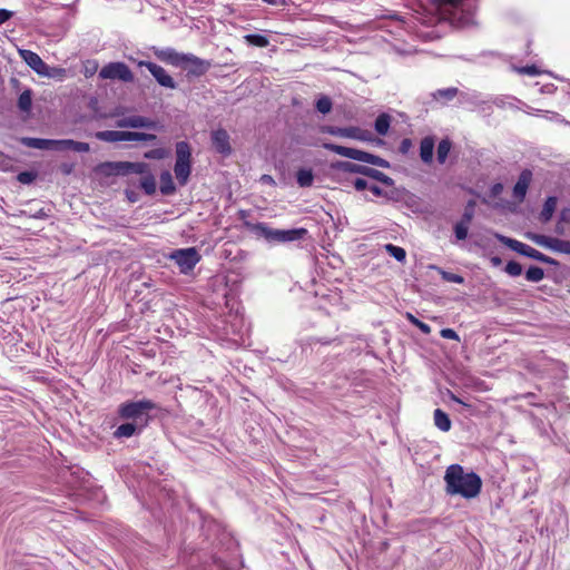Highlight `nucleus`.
Masks as SVG:
<instances>
[{
	"label": "nucleus",
	"mask_w": 570,
	"mask_h": 570,
	"mask_svg": "<svg viewBox=\"0 0 570 570\" xmlns=\"http://www.w3.org/2000/svg\"><path fill=\"white\" fill-rule=\"evenodd\" d=\"M448 495H460L466 500L475 499L482 490V479L475 472H465L460 464H451L444 474Z\"/></svg>",
	"instance_id": "nucleus-1"
},
{
	"label": "nucleus",
	"mask_w": 570,
	"mask_h": 570,
	"mask_svg": "<svg viewBox=\"0 0 570 570\" xmlns=\"http://www.w3.org/2000/svg\"><path fill=\"white\" fill-rule=\"evenodd\" d=\"M252 230L263 236L268 242L288 243L303 239L306 234V228H293V229H274L268 227L264 223H257L252 225Z\"/></svg>",
	"instance_id": "nucleus-2"
},
{
	"label": "nucleus",
	"mask_w": 570,
	"mask_h": 570,
	"mask_svg": "<svg viewBox=\"0 0 570 570\" xmlns=\"http://www.w3.org/2000/svg\"><path fill=\"white\" fill-rule=\"evenodd\" d=\"M323 147L326 150L333 151L340 156H343V157H346V158H350L353 160L375 165V166L383 167V168L389 167L387 160L381 158L380 156L370 154L367 151H363L360 149L350 148V147H345V146H341V145H336V144H332V142H325V144H323Z\"/></svg>",
	"instance_id": "nucleus-3"
},
{
	"label": "nucleus",
	"mask_w": 570,
	"mask_h": 570,
	"mask_svg": "<svg viewBox=\"0 0 570 570\" xmlns=\"http://www.w3.org/2000/svg\"><path fill=\"white\" fill-rule=\"evenodd\" d=\"M191 150L187 141H178L176 144V163L174 171L178 183L184 186L190 175L191 170Z\"/></svg>",
	"instance_id": "nucleus-4"
},
{
	"label": "nucleus",
	"mask_w": 570,
	"mask_h": 570,
	"mask_svg": "<svg viewBox=\"0 0 570 570\" xmlns=\"http://www.w3.org/2000/svg\"><path fill=\"white\" fill-rule=\"evenodd\" d=\"M97 169L108 176H125L128 174H146L148 165L146 163H131V161H106L98 165Z\"/></svg>",
	"instance_id": "nucleus-5"
},
{
	"label": "nucleus",
	"mask_w": 570,
	"mask_h": 570,
	"mask_svg": "<svg viewBox=\"0 0 570 570\" xmlns=\"http://www.w3.org/2000/svg\"><path fill=\"white\" fill-rule=\"evenodd\" d=\"M95 137L101 141L118 142V141H154L157 136L154 134L139 132V131H121V130H104L97 131Z\"/></svg>",
	"instance_id": "nucleus-6"
},
{
	"label": "nucleus",
	"mask_w": 570,
	"mask_h": 570,
	"mask_svg": "<svg viewBox=\"0 0 570 570\" xmlns=\"http://www.w3.org/2000/svg\"><path fill=\"white\" fill-rule=\"evenodd\" d=\"M156 407V403L147 399L137 402H125L119 405L118 415L122 420H139L146 416L145 422H147L148 412Z\"/></svg>",
	"instance_id": "nucleus-7"
},
{
	"label": "nucleus",
	"mask_w": 570,
	"mask_h": 570,
	"mask_svg": "<svg viewBox=\"0 0 570 570\" xmlns=\"http://www.w3.org/2000/svg\"><path fill=\"white\" fill-rule=\"evenodd\" d=\"M498 238L502 244H504L510 249L517 252L520 255H523V256L530 257L532 259H535L538 262L550 264V265L557 264L556 259L542 254L541 252L537 250L535 248H533L522 242H519L517 239L509 238L505 236H499Z\"/></svg>",
	"instance_id": "nucleus-8"
},
{
	"label": "nucleus",
	"mask_w": 570,
	"mask_h": 570,
	"mask_svg": "<svg viewBox=\"0 0 570 570\" xmlns=\"http://www.w3.org/2000/svg\"><path fill=\"white\" fill-rule=\"evenodd\" d=\"M321 132L337 137L352 138L361 141H371L373 139V135L370 130L355 126L336 127L327 125L321 127Z\"/></svg>",
	"instance_id": "nucleus-9"
},
{
	"label": "nucleus",
	"mask_w": 570,
	"mask_h": 570,
	"mask_svg": "<svg viewBox=\"0 0 570 570\" xmlns=\"http://www.w3.org/2000/svg\"><path fill=\"white\" fill-rule=\"evenodd\" d=\"M169 257L178 265L183 274L191 272L202 258L194 247L176 249Z\"/></svg>",
	"instance_id": "nucleus-10"
},
{
	"label": "nucleus",
	"mask_w": 570,
	"mask_h": 570,
	"mask_svg": "<svg viewBox=\"0 0 570 570\" xmlns=\"http://www.w3.org/2000/svg\"><path fill=\"white\" fill-rule=\"evenodd\" d=\"M99 78L101 79H118L124 82H132L134 73L125 62H109L105 65L99 71Z\"/></svg>",
	"instance_id": "nucleus-11"
},
{
	"label": "nucleus",
	"mask_w": 570,
	"mask_h": 570,
	"mask_svg": "<svg viewBox=\"0 0 570 570\" xmlns=\"http://www.w3.org/2000/svg\"><path fill=\"white\" fill-rule=\"evenodd\" d=\"M528 238L538 246L551 249L557 253L570 255V240H563L541 234H529Z\"/></svg>",
	"instance_id": "nucleus-12"
},
{
	"label": "nucleus",
	"mask_w": 570,
	"mask_h": 570,
	"mask_svg": "<svg viewBox=\"0 0 570 570\" xmlns=\"http://www.w3.org/2000/svg\"><path fill=\"white\" fill-rule=\"evenodd\" d=\"M137 66L147 68L159 86L167 89L177 88V83L174 78L161 66L146 60L137 61Z\"/></svg>",
	"instance_id": "nucleus-13"
},
{
	"label": "nucleus",
	"mask_w": 570,
	"mask_h": 570,
	"mask_svg": "<svg viewBox=\"0 0 570 570\" xmlns=\"http://www.w3.org/2000/svg\"><path fill=\"white\" fill-rule=\"evenodd\" d=\"M210 68L212 62L209 60L188 53L186 65L183 69L187 71L188 77H202L207 73Z\"/></svg>",
	"instance_id": "nucleus-14"
},
{
	"label": "nucleus",
	"mask_w": 570,
	"mask_h": 570,
	"mask_svg": "<svg viewBox=\"0 0 570 570\" xmlns=\"http://www.w3.org/2000/svg\"><path fill=\"white\" fill-rule=\"evenodd\" d=\"M154 55L163 62L177 67L184 68L188 53H181L173 48L154 49Z\"/></svg>",
	"instance_id": "nucleus-15"
},
{
	"label": "nucleus",
	"mask_w": 570,
	"mask_h": 570,
	"mask_svg": "<svg viewBox=\"0 0 570 570\" xmlns=\"http://www.w3.org/2000/svg\"><path fill=\"white\" fill-rule=\"evenodd\" d=\"M116 127L118 128H146L157 129L158 122L144 116L135 115L117 120Z\"/></svg>",
	"instance_id": "nucleus-16"
},
{
	"label": "nucleus",
	"mask_w": 570,
	"mask_h": 570,
	"mask_svg": "<svg viewBox=\"0 0 570 570\" xmlns=\"http://www.w3.org/2000/svg\"><path fill=\"white\" fill-rule=\"evenodd\" d=\"M21 145L28 148L41 149V150H58L59 140L56 139H43L32 137L19 138Z\"/></svg>",
	"instance_id": "nucleus-17"
},
{
	"label": "nucleus",
	"mask_w": 570,
	"mask_h": 570,
	"mask_svg": "<svg viewBox=\"0 0 570 570\" xmlns=\"http://www.w3.org/2000/svg\"><path fill=\"white\" fill-rule=\"evenodd\" d=\"M532 180V171L530 169H523L518 178L517 184L513 187V197L523 202L528 191V188Z\"/></svg>",
	"instance_id": "nucleus-18"
},
{
	"label": "nucleus",
	"mask_w": 570,
	"mask_h": 570,
	"mask_svg": "<svg viewBox=\"0 0 570 570\" xmlns=\"http://www.w3.org/2000/svg\"><path fill=\"white\" fill-rule=\"evenodd\" d=\"M19 55L22 60L39 76L45 73L43 70H46L47 63L40 58L38 53L28 49H21L19 50Z\"/></svg>",
	"instance_id": "nucleus-19"
},
{
	"label": "nucleus",
	"mask_w": 570,
	"mask_h": 570,
	"mask_svg": "<svg viewBox=\"0 0 570 570\" xmlns=\"http://www.w3.org/2000/svg\"><path fill=\"white\" fill-rule=\"evenodd\" d=\"M213 146L219 154L228 155L232 151L229 135L225 129L214 130L212 134Z\"/></svg>",
	"instance_id": "nucleus-20"
},
{
	"label": "nucleus",
	"mask_w": 570,
	"mask_h": 570,
	"mask_svg": "<svg viewBox=\"0 0 570 570\" xmlns=\"http://www.w3.org/2000/svg\"><path fill=\"white\" fill-rule=\"evenodd\" d=\"M434 138L431 136L424 137L420 144V157L423 163L431 164L433 160Z\"/></svg>",
	"instance_id": "nucleus-21"
},
{
	"label": "nucleus",
	"mask_w": 570,
	"mask_h": 570,
	"mask_svg": "<svg viewBox=\"0 0 570 570\" xmlns=\"http://www.w3.org/2000/svg\"><path fill=\"white\" fill-rule=\"evenodd\" d=\"M557 204H558V198L556 196H549L546 199L543 207L539 214V219L541 223L546 224L551 220V218L556 212Z\"/></svg>",
	"instance_id": "nucleus-22"
},
{
	"label": "nucleus",
	"mask_w": 570,
	"mask_h": 570,
	"mask_svg": "<svg viewBox=\"0 0 570 570\" xmlns=\"http://www.w3.org/2000/svg\"><path fill=\"white\" fill-rule=\"evenodd\" d=\"M71 149L77 153H88L90 150V146L87 142L76 141L72 139H60L58 150H67Z\"/></svg>",
	"instance_id": "nucleus-23"
},
{
	"label": "nucleus",
	"mask_w": 570,
	"mask_h": 570,
	"mask_svg": "<svg viewBox=\"0 0 570 570\" xmlns=\"http://www.w3.org/2000/svg\"><path fill=\"white\" fill-rule=\"evenodd\" d=\"M458 94L459 89L456 87H449L444 89H438L432 94V98L441 104H446L453 100Z\"/></svg>",
	"instance_id": "nucleus-24"
},
{
	"label": "nucleus",
	"mask_w": 570,
	"mask_h": 570,
	"mask_svg": "<svg viewBox=\"0 0 570 570\" xmlns=\"http://www.w3.org/2000/svg\"><path fill=\"white\" fill-rule=\"evenodd\" d=\"M334 169L344 171V173H354L364 175V170L366 166L354 164L351 161H336L332 165Z\"/></svg>",
	"instance_id": "nucleus-25"
},
{
	"label": "nucleus",
	"mask_w": 570,
	"mask_h": 570,
	"mask_svg": "<svg viewBox=\"0 0 570 570\" xmlns=\"http://www.w3.org/2000/svg\"><path fill=\"white\" fill-rule=\"evenodd\" d=\"M160 191L163 195H171L175 193L176 187L171 177V174L168 170H165L160 174Z\"/></svg>",
	"instance_id": "nucleus-26"
},
{
	"label": "nucleus",
	"mask_w": 570,
	"mask_h": 570,
	"mask_svg": "<svg viewBox=\"0 0 570 570\" xmlns=\"http://www.w3.org/2000/svg\"><path fill=\"white\" fill-rule=\"evenodd\" d=\"M433 419L435 426L441 431L448 432L451 429V420L443 410L436 409L434 411Z\"/></svg>",
	"instance_id": "nucleus-27"
},
{
	"label": "nucleus",
	"mask_w": 570,
	"mask_h": 570,
	"mask_svg": "<svg viewBox=\"0 0 570 570\" xmlns=\"http://www.w3.org/2000/svg\"><path fill=\"white\" fill-rule=\"evenodd\" d=\"M391 126V116L389 114H381L375 119L374 128L379 135L385 136Z\"/></svg>",
	"instance_id": "nucleus-28"
},
{
	"label": "nucleus",
	"mask_w": 570,
	"mask_h": 570,
	"mask_svg": "<svg viewBox=\"0 0 570 570\" xmlns=\"http://www.w3.org/2000/svg\"><path fill=\"white\" fill-rule=\"evenodd\" d=\"M137 432V425L131 422L120 424L114 432V436L117 439L131 438Z\"/></svg>",
	"instance_id": "nucleus-29"
},
{
	"label": "nucleus",
	"mask_w": 570,
	"mask_h": 570,
	"mask_svg": "<svg viewBox=\"0 0 570 570\" xmlns=\"http://www.w3.org/2000/svg\"><path fill=\"white\" fill-rule=\"evenodd\" d=\"M364 176H367V177H371V178H373V179H375L377 181H381L382 184H384L386 186H392L393 185V179L391 177H389L384 173H382V171H380L377 169L371 168V167H365Z\"/></svg>",
	"instance_id": "nucleus-30"
},
{
	"label": "nucleus",
	"mask_w": 570,
	"mask_h": 570,
	"mask_svg": "<svg viewBox=\"0 0 570 570\" xmlns=\"http://www.w3.org/2000/svg\"><path fill=\"white\" fill-rule=\"evenodd\" d=\"M32 106V91L26 89L18 98V108L23 112H29Z\"/></svg>",
	"instance_id": "nucleus-31"
},
{
	"label": "nucleus",
	"mask_w": 570,
	"mask_h": 570,
	"mask_svg": "<svg viewBox=\"0 0 570 570\" xmlns=\"http://www.w3.org/2000/svg\"><path fill=\"white\" fill-rule=\"evenodd\" d=\"M296 180L301 187H309L313 184L314 175L312 169H298L296 173Z\"/></svg>",
	"instance_id": "nucleus-32"
},
{
	"label": "nucleus",
	"mask_w": 570,
	"mask_h": 570,
	"mask_svg": "<svg viewBox=\"0 0 570 570\" xmlns=\"http://www.w3.org/2000/svg\"><path fill=\"white\" fill-rule=\"evenodd\" d=\"M452 142L449 139H442L439 142L438 150H436V158L440 164H444L449 153L451 150Z\"/></svg>",
	"instance_id": "nucleus-33"
},
{
	"label": "nucleus",
	"mask_w": 570,
	"mask_h": 570,
	"mask_svg": "<svg viewBox=\"0 0 570 570\" xmlns=\"http://www.w3.org/2000/svg\"><path fill=\"white\" fill-rule=\"evenodd\" d=\"M244 39L248 45L259 48H265L269 45L268 38L263 35L250 33L246 35Z\"/></svg>",
	"instance_id": "nucleus-34"
},
{
	"label": "nucleus",
	"mask_w": 570,
	"mask_h": 570,
	"mask_svg": "<svg viewBox=\"0 0 570 570\" xmlns=\"http://www.w3.org/2000/svg\"><path fill=\"white\" fill-rule=\"evenodd\" d=\"M45 73H41L42 77L53 78L63 80L67 77V70L61 67H50L46 65V70H43Z\"/></svg>",
	"instance_id": "nucleus-35"
},
{
	"label": "nucleus",
	"mask_w": 570,
	"mask_h": 570,
	"mask_svg": "<svg viewBox=\"0 0 570 570\" xmlns=\"http://www.w3.org/2000/svg\"><path fill=\"white\" fill-rule=\"evenodd\" d=\"M140 187L147 195H153L156 193V179L151 174H147L140 179Z\"/></svg>",
	"instance_id": "nucleus-36"
},
{
	"label": "nucleus",
	"mask_w": 570,
	"mask_h": 570,
	"mask_svg": "<svg viewBox=\"0 0 570 570\" xmlns=\"http://www.w3.org/2000/svg\"><path fill=\"white\" fill-rule=\"evenodd\" d=\"M385 252L394 257L397 262H404L406 258V252L404 248L393 245V244H386L384 246Z\"/></svg>",
	"instance_id": "nucleus-37"
},
{
	"label": "nucleus",
	"mask_w": 570,
	"mask_h": 570,
	"mask_svg": "<svg viewBox=\"0 0 570 570\" xmlns=\"http://www.w3.org/2000/svg\"><path fill=\"white\" fill-rule=\"evenodd\" d=\"M544 277V271L539 266H530L525 272V278L529 282H540Z\"/></svg>",
	"instance_id": "nucleus-38"
},
{
	"label": "nucleus",
	"mask_w": 570,
	"mask_h": 570,
	"mask_svg": "<svg viewBox=\"0 0 570 570\" xmlns=\"http://www.w3.org/2000/svg\"><path fill=\"white\" fill-rule=\"evenodd\" d=\"M406 318L414 325L416 326L422 333L424 334H430L431 333V327L430 325H428L426 323L420 321L419 318H416L413 314L411 313H406Z\"/></svg>",
	"instance_id": "nucleus-39"
},
{
	"label": "nucleus",
	"mask_w": 570,
	"mask_h": 570,
	"mask_svg": "<svg viewBox=\"0 0 570 570\" xmlns=\"http://www.w3.org/2000/svg\"><path fill=\"white\" fill-rule=\"evenodd\" d=\"M474 206H475V202L474 200H470L468 203V205L465 206V209H464V213L462 215V218L460 222L466 224V225H470L472 219H473V216H474Z\"/></svg>",
	"instance_id": "nucleus-40"
},
{
	"label": "nucleus",
	"mask_w": 570,
	"mask_h": 570,
	"mask_svg": "<svg viewBox=\"0 0 570 570\" xmlns=\"http://www.w3.org/2000/svg\"><path fill=\"white\" fill-rule=\"evenodd\" d=\"M332 100L326 97V96H323L321 97L317 101H316V109L321 112V114H328L332 109Z\"/></svg>",
	"instance_id": "nucleus-41"
},
{
	"label": "nucleus",
	"mask_w": 570,
	"mask_h": 570,
	"mask_svg": "<svg viewBox=\"0 0 570 570\" xmlns=\"http://www.w3.org/2000/svg\"><path fill=\"white\" fill-rule=\"evenodd\" d=\"M469 225L458 222L454 226V234L458 240H464L468 237Z\"/></svg>",
	"instance_id": "nucleus-42"
},
{
	"label": "nucleus",
	"mask_w": 570,
	"mask_h": 570,
	"mask_svg": "<svg viewBox=\"0 0 570 570\" xmlns=\"http://www.w3.org/2000/svg\"><path fill=\"white\" fill-rule=\"evenodd\" d=\"M505 272L510 275V276H519L521 275L522 273V266L520 263L515 262V261H510L507 263L505 265Z\"/></svg>",
	"instance_id": "nucleus-43"
},
{
	"label": "nucleus",
	"mask_w": 570,
	"mask_h": 570,
	"mask_svg": "<svg viewBox=\"0 0 570 570\" xmlns=\"http://www.w3.org/2000/svg\"><path fill=\"white\" fill-rule=\"evenodd\" d=\"M440 272H441L442 278L445 282L455 283V284H462L464 282V278L459 274H454V273H450V272H445V271H440Z\"/></svg>",
	"instance_id": "nucleus-44"
},
{
	"label": "nucleus",
	"mask_w": 570,
	"mask_h": 570,
	"mask_svg": "<svg viewBox=\"0 0 570 570\" xmlns=\"http://www.w3.org/2000/svg\"><path fill=\"white\" fill-rule=\"evenodd\" d=\"M166 156V150L163 148H156L145 153V158L148 159H163Z\"/></svg>",
	"instance_id": "nucleus-45"
},
{
	"label": "nucleus",
	"mask_w": 570,
	"mask_h": 570,
	"mask_svg": "<svg viewBox=\"0 0 570 570\" xmlns=\"http://www.w3.org/2000/svg\"><path fill=\"white\" fill-rule=\"evenodd\" d=\"M440 335L446 340L460 341L458 333L452 328H442Z\"/></svg>",
	"instance_id": "nucleus-46"
},
{
	"label": "nucleus",
	"mask_w": 570,
	"mask_h": 570,
	"mask_svg": "<svg viewBox=\"0 0 570 570\" xmlns=\"http://www.w3.org/2000/svg\"><path fill=\"white\" fill-rule=\"evenodd\" d=\"M98 65L96 61H88V65L85 67L83 75L85 77H91L97 71Z\"/></svg>",
	"instance_id": "nucleus-47"
},
{
	"label": "nucleus",
	"mask_w": 570,
	"mask_h": 570,
	"mask_svg": "<svg viewBox=\"0 0 570 570\" xmlns=\"http://www.w3.org/2000/svg\"><path fill=\"white\" fill-rule=\"evenodd\" d=\"M503 191V185L501 183H495L490 188V197L497 198Z\"/></svg>",
	"instance_id": "nucleus-48"
},
{
	"label": "nucleus",
	"mask_w": 570,
	"mask_h": 570,
	"mask_svg": "<svg viewBox=\"0 0 570 570\" xmlns=\"http://www.w3.org/2000/svg\"><path fill=\"white\" fill-rule=\"evenodd\" d=\"M522 73L529 75V76H537L539 73L538 67L534 65L525 66L521 68L520 70Z\"/></svg>",
	"instance_id": "nucleus-49"
},
{
	"label": "nucleus",
	"mask_w": 570,
	"mask_h": 570,
	"mask_svg": "<svg viewBox=\"0 0 570 570\" xmlns=\"http://www.w3.org/2000/svg\"><path fill=\"white\" fill-rule=\"evenodd\" d=\"M559 220L563 224H570V208H563L560 212Z\"/></svg>",
	"instance_id": "nucleus-50"
},
{
	"label": "nucleus",
	"mask_w": 570,
	"mask_h": 570,
	"mask_svg": "<svg viewBox=\"0 0 570 570\" xmlns=\"http://www.w3.org/2000/svg\"><path fill=\"white\" fill-rule=\"evenodd\" d=\"M412 147V140L410 138H404L400 144V151L402 154H406Z\"/></svg>",
	"instance_id": "nucleus-51"
},
{
	"label": "nucleus",
	"mask_w": 570,
	"mask_h": 570,
	"mask_svg": "<svg viewBox=\"0 0 570 570\" xmlns=\"http://www.w3.org/2000/svg\"><path fill=\"white\" fill-rule=\"evenodd\" d=\"M33 175L29 171H22L18 175V180L23 184H28L32 180Z\"/></svg>",
	"instance_id": "nucleus-52"
},
{
	"label": "nucleus",
	"mask_w": 570,
	"mask_h": 570,
	"mask_svg": "<svg viewBox=\"0 0 570 570\" xmlns=\"http://www.w3.org/2000/svg\"><path fill=\"white\" fill-rule=\"evenodd\" d=\"M356 190H364L368 188L367 181L363 178H356L353 183Z\"/></svg>",
	"instance_id": "nucleus-53"
},
{
	"label": "nucleus",
	"mask_w": 570,
	"mask_h": 570,
	"mask_svg": "<svg viewBox=\"0 0 570 570\" xmlns=\"http://www.w3.org/2000/svg\"><path fill=\"white\" fill-rule=\"evenodd\" d=\"M12 17V12L7 9H0V24H3Z\"/></svg>",
	"instance_id": "nucleus-54"
},
{
	"label": "nucleus",
	"mask_w": 570,
	"mask_h": 570,
	"mask_svg": "<svg viewBox=\"0 0 570 570\" xmlns=\"http://www.w3.org/2000/svg\"><path fill=\"white\" fill-rule=\"evenodd\" d=\"M440 4L458 8L463 0H438Z\"/></svg>",
	"instance_id": "nucleus-55"
},
{
	"label": "nucleus",
	"mask_w": 570,
	"mask_h": 570,
	"mask_svg": "<svg viewBox=\"0 0 570 570\" xmlns=\"http://www.w3.org/2000/svg\"><path fill=\"white\" fill-rule=\"evenodd\" d=\"M263 184L275 185V180L271 175H262L259 179Z\"/></svg>",
	"instance_id": "nucleus-56"
},
{
	"label": "nucleus",
	"mask_w": 570,
	"mask_h": 570,
	"mask_svg": "<svg viewBox=\"0 0 570 570\" xmlns=\"http://www.w3.org/2000/svg\"><path fill=\"white\" fill-rule=\"evenodd\" d=\"M368 189H370V190H371V193H372L373 195H375V196H382V194H383L382 188H381V187H379L377 185H371V186L368 187Z\"/></svg>",
	"instance_id": "nucleus-57"
},
{
	"label": "nucleus",
	"mask_w": 570,
	"mask_h": 570,
	"mask_svg": "<svg viewBox=\"0 0 570 570\" xmlns=\"http://www.w3.org/2000/svg\"><path fill=\"white\" fill-rule=\"evenodd\" d=\"M564 225L563 223H561L560 220H558V223L556 224V228H554V232L558 234V235H564Z\"/></svg>",
	"instance_id": "nucleus-58"
},
{
	"label": "nucleus",
	"mask_w": 570,
	"mask_h": 570,
	"mask_svg": "<svg viewBox=\"0 0 570 570\" xmlns=\"http://www.w3.org/2000/svg\"><path fill=\"white\" fill-rule=\"evenodd\" d=\"M263 2L267 3V4H272V6H275L277 4V1L276 0H262Z\"/></svg>",
	"instance_id": "nucleus-59"
},
{
	"label": "nucleus",
	"mask_w": 570,
	"mask_h": 570,
	"mask_svg": "<svg viewBox=\"0 0 570 570\" xmlns=\"http://www.w3.org/2000/svg\"><path fill=\"white\" fill-rule=\"evenodd\" d=\"M452 400L455 401L456 403H460V404H464L459 397H456L455 395H452Z\"/></svg>",
	"instance_id": "nucleus-60"
}]
</instances>
